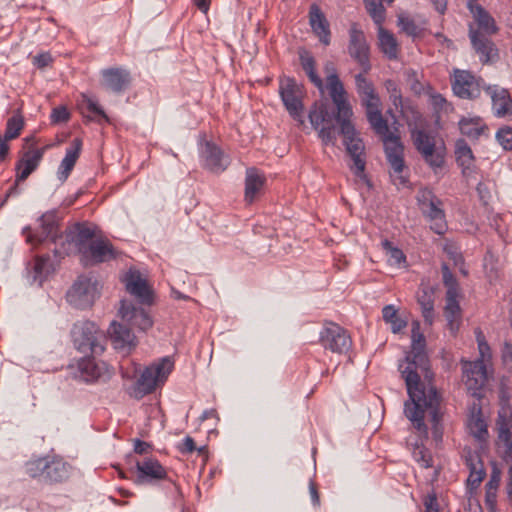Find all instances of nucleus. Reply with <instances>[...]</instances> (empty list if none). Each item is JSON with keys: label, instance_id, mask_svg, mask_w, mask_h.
<instances>
[{"label": "nucleus", "instance_id": "obj_27", "mask_svg": "<svg viewBox=\"0 0 512 512\" xmlns=\"http://www.w3.org/2000/svg\"><path fill=\"white\" fill-rule=\"evenodd\" d=\"M463 373L467 388L474 392L479 390L487 379V370L483 359H477L473 362H464Z\"/></svg>", "mask_w": 512, "mask_h": 512}, {"label": "nucleus", "instance_id": "obj_2", "mask_svg": "<svg viewBox=\"0 0 512 512\" xmlns=\"http://www.w3.org/2000/svg\"><path fill=\"white\" fill-rule=\"evenodd\" d=\"M472 14L478 28L469 24V38L472 47L480 57L482 63H488L498 57V51L493 41L488 37L498 31L493 17L481 6L471 8Z\"/></svg>", "mask_w": 512, "mask_h": 512}, {"label": "nucleus", "instance_id": "obj_3", "mask_svg": "<svg viewBox=\"0 0 512 512\" xmlns=\"http://www.w3.org/2000/svg\"><path fill=\"white\" fill-rule=\"evenodd\" d=\"M349 112L346 115L342 114L340 110H337V119L340 124L339 133L343 135V143L346 147L347 154L350 156L353 164L350 165L351 171L354 175L361 180L368 181L365 174L366 167V154L365 145L361 138L356 134L355 128L350 121L353 114L352 108L348 106Z\"/></svg>", "mask_w": 512, "mask_h": 512}, {"label": "nucleus", "instance_id": "obj_53", "mask_svg": "<svg viewBox=\"0 0 512 512\" xmlns=\"http://www.w3.org/2000/svg\"><path fill=\"white\" fill-rule=\"evenodd\" d=\"M355 84L359 97H362L363 95L366 96L367 94L372 93V91L375 90L373 83L369 81L363 75V73L355 75Z\"/></svg>", "mask_w": 512, "mask_h": 512}, {"label": "nucleus", "instance_id": "obj_19", "mask_svg": "<svg viewBox=\"0 0 512 512\" xmlns=\"http://www.w3.org/2000/svg\"><path fill=\"white\" fill-rule=\"evenodd\" d=\"M362 105L365 107L367 120L375 133L387 131V120L381 112V100L375 90L372 93L360 97Z\"/></svg>", "mask_w": 512, "mask_h": 512}, {"label": "nucleus", "instance_id": "obj_56", "mask_svg": "<svg viewBox=\"0 0 512 512\" xmlns=\"http://www.w3.org/2000/svg\"><path fill=\"white\" fill-rule=\"evenodd\" d=\"M51 122L54 124L65 123L70 118V113L65 106H58L52 110Z\"/></svg>", "mask_w": 512, "mask_h": 512}, {"label": "nucleus", "instance_id": "obj_57", "mask_svg": "<svg viewBox=\"0 0 512 512\" xmlns=\"http://www.w3.org/2000/svg\"><path fill=\"white\" fill-rule=\"evenodd\" d=\"M430 103L436 111H447L448 109L447 101L441 94H432L430 96Z\"/></svg>", "mask_w": 512, "mask_h": 512}, {"label": "nucleus", "instance_id": "obj_21", "mask_svg": "<svg viewBox=\"0 0 512 512\" xmlns=\"http://www.w3.org/2000/svg\"><path fill=\"white\" fill-rule=\"evenodd\" d=\"M137 475L135 483L139 485L151 484L167 477L166 469L155 458H145L136 463Z\"/></svg>", "mask_w": 512, "mask_h": 512}, {"label": "nucleus", "instance_id": "obj_45", "mask_svg": "<svg viewBox=\"0 0 512 512\" xmlns=\"http://www.w3.org/2000/svg\"><path fill=\"white\" fill-rule=\"evenodd\" d=\"M48 456L30 460L26 463V473L32 478L41 477L45 479Z\"/></svg>", "mask_w": 512, "mask_h": 512}, {"label": "nucleus", "instance_id": "obj_51", "mask_svg": "<svg viewBox=\"0 0 512 512\" xmlns=\"http://www.w3.org/2000/svg\"><path fill=\"white\" fill-rule=\"evenodd\" d=\"M398 26L408 36H417L420 33L419 27L415 24L414 20L408 16L400 15L398 17Z\"/></svg>", "mask_w": 512, "mask_h": 512}, {"label": "nucleus", "instance_id": "obj_48", "mask_svg": "<svg viewBox=\"0 0 512 512\" xmlns=\"http://www.w3.org/2000/svg\"><path fill=\"white\" fill-rule=\"evenodd\" d=\"M442 270V278H443V284L446 287V295H449L451 292L453 295H459V285L457 282V279L453 275V273L450 271L447 264L443 263L441 266Z\"/></svg>", "mask_w": 512, "mask_h": 512}, {"label": "nucleus", "instance_id": "obj_10", "mask_svg": "<svg viewBox=\"0 0 512 512\" xmlns=\"http://www.w3.org/2000/svg\"><path fill=\"white\" fill-rule=\"evenodd\" d=\"M98 283L87 276H79L66 293L67 302L77 309H87L92 306L98 296Z\"/></svg>", "mask_w": 512, "mask_h": 512}, {"label": "nucleus", "instance_id": "obj_26", "mask_svg": "<svg viewBox=\"0 0 512 512\" xmlns=\"http://www.w3.org/2000/svg\"><path fill=\"white\" fill-rule=\"evenodd\" d=\"M39 222L41 231L34 234H28V242L41 243L48 238L55 242L58 234V219L56 211L52 210L44 213L39 218Z\"/></svg>", "mask_w": 512, "mask_h": 512}, {"label": "nucleus", "instance_id": "obj_14", "mask_svg": "<svg viewBox=\"0 0 512 512\" xmlns=\"http://www.w3.org/2000/svg\"><path fill=\"white\" fill-rule=\"evenodd\" d=\"M100 231L97 226L89 222H78L70 227L66 232V240L73 244L80 256L83 251L98 238Z\"/></svg>", "mask_w": 512, "mask_h": 512}, {"label": "nucleus", "instance_id": "obj_8", "mask_svg": "<svg viewBox=\"0 0 512 512\" xmlns=\"http://www.w3.org/2000/svg\"><path fill=\"white\" fill-rule=\"evenodd\" d=\"M309 120L312 127L318 130L319 138L324 145H335L337 140V129L334 120L337 113L329 111L326 103H315L309 111Z\"/></svg>", "mask_w": 512, "mask_h": 512}, {"label": "nucleus", "instance_id": "obj_36", "mask_svg": "<svg viewBox=\"0 0 512 512\" xmlns=\"http://www.w3.org/2000/svg\"><path fill=\"white\" fill-rule=\"evenodd\" d=\"M466 464L470 470L467 485L470 489H476L486 476L483 462L478 454L469 452L466 456Z\"/></svg>", "mask_w": 512, "mask_h": 512}, {"label": "nucleus", "instance_id": "obj_60", "mask_svg": "<svg viewBox=\"0 0 512 512\" xmlns=\"http://www.w3.org/2000/svg\"><path fill=\"white\" fill-rule=\"evenodd\" d=\"M425 512H439V504L435 493L428 494L424 499Z\"/></svg>", "mask_w": 512, "mask_h": 512}, {"label": "nucleus", "instance_id": "obj_12", "mask_svg": "<svg viewBox=\"0 0 512 512\" xmlns=\"http://www.w3.org/2000/svg\"><path fill=\"white\" fill-rule=\"evenodd\" d=\"M348 53L362 67L364 73L371 69L370 48L366 36L355 23L349 29Z\"/></svg>", "mask_w": 512, "mask_h": 512}, {"label": "nucleus", "instance_id": "obj_23", "mask_svg": "<svg viewBox=\"0 0 512 512\" xmlns=\"http://www.w3.org/2000/svg\"><path fill=\"white\" fill-rule=\"evenodd\" d=\"M113 347L125 354L136 347V337L127 325L113 321L108 329Z\"/></svg>", "mask_w": 512, "mask_h": 512}, {"label": "nucleus", "instance_id": "obj_47", "mask_svg": "<svg viewBox=\"0 0 512 512\" xmlns=\"http://www.w3.org/2000/svg\"><path fill=\"white\" fill-rule=\"evenodd\" d=\"M459 128L463 135L470 138H478L482 132L483 127L480 125L479 118L475 119H462L459 122Z\"/></svg>", "mask_w": 512, "mask_h": 512}, {"label": "nucleus", "instance_id": "obj_30", "mask_svg": "<svg viewBox=\"0 0 512 512\" xmlns=\"http://www.w3.org/2000/svg\"><path fill=\"white\" fill-rule=\"evenodd\" d=\"M104 85L115 93L123 92L130 84V73L123 68H108L101 72Z\"/></svg>", "mask_w": 512, "mask_h": 512}, {"label": "nucleus", "instance_id": "obj_64", "mask_svg": "<svg viewBox=\"0 0 512 512\" xmlns=\"http://www.w3.org/2000/svg\"><path fill=\"white\" fill-rule=\"evenodd\" d=\"M151 444L145 442V441H142L140 439H135L134 440V451L135 453L137 454H146L150 451L151 449Z\"/></svg>", "mask_w": 512, "mask_h": 512}, {"label": "nucleus", "instance_id": "obj_50", "mask_svg": "<svg viewBox=\"0 0 512 512\" xmlns=\"http://www.w3.org/2000/svg\"><path fill=\"white\" fill-rule=\"evenodd\" d=\"M416 199L420 210L432 205L433 203H438L439 200V198L432 192V190L428 188L420 189L417 193Z\"/></svg>", "mask_w": 512, "mask_h": 512}, {"label": "nucleus", "instance_id": "obj_16", "mask_svg": "<svg viewBox=\"0 0 512 512\" xmlns=\"http://www.w3.org/2000/svg\"><path fill=\"white\" fill-rule=\"evenodd\" d=\"M324 70L327 74V89L329 91V95L332 99L337 110H340L342 114L346 115L348 110V106L350 105L347 100L346 91L342 82L340 81L336 68L332 62H327L325 64Z\"/></svg>", "mask_w": 512, "mask_h": 512}, {"label": "nucleus", "instance_id": "obj_34", "mask_svg": "<svg viewBox=\"0 0 512 512\" xmlns=\"http://www.w3.org/2000/svg\"><path fill=\"white\" fill-rule=\"evenodd\" d=\"M486 92L492 99L493 110L496 116L503 117L511 110L509 92L498 86H488Z\"/></svg>", "mask_w": 512, "mask_h": 512}, {"label": "nucleus", "instance_id": "obj_44", "mask_svg": "<svg viewBox=\"0 0 512 512\" xmlns=\"http://www.w3.org/2000/svg\"><path fill=\"white\" fill-rule=\"evenodd\" d=\"M52 271V263L49 256H39L34 263V280L40 284Z\"/></svg>", "mask_w": 512, "mask_h": 512}, {"label": "nucleus", "instance_id": "obj_33", "mask_svg": "<svg viewBox=\"0 0 512 512\" xmlns=\"http://www.w3.org/2000/svg\"><path fill=\"white\" fill-rule=\"evenodd\" d=\"M442 201L439 199L438 203H433L421 210L423 215L430 221V228L439 235H442L447 230V223L445 220V212L442 208Z\"/></svg>", "mask_w": 512, "mask_h": 512}, {"label": "nucleus", "instance_id": "obj_5", "mask_svg": "<svg viewBox=\"0 0 512 512\" xmlns=\"http://www.w3.org/2000/svg\"><path fill=\"white\" fill-rule=\"evenodd\" d=\"M71 336L76 349L82 353L90 352L100 355L104 351L105 337L97 325L91 321H78L71 330Z\"/></svg>", "mask_w": 512, "mask_h": 512}, {"label": "nucleus", "instance_id": "obj_15", "mask_svg": "<svg viewBox=\"0 0 512 512\" xmlns=\"http://www.w3.org/2000/svg\"><path fill=\"white\" fill-rule=\"evenodd\" d=\"M116 257V250L111 242L99 235L81 255V262L84 266L95 265L107 262Z\"/></svg>", "mask_w": 512, "mask_h": 512}, {"label": "nucleus", "instance_id": "obj_24", "mask_svg": "<svg viewBox=\"0 0 512 512\" xmlns=\"http://www.w3.org/2000/svg\"><path fill=\"white\" fill-rule=\"evenodd\" d=\"M385 87L389 93V98L392 104L406 119L408 126H411V120L416 123L421 119V113L415 107L403 100L401 91L393 80H387L385 82Z\"/></svg>", "mask_w": 512, "mask_h": 512}, {"label": "nucleus", "instance_id": "obj_58", "mask_svg": "<svg viewBox=\"0 0 512 512\" xmlns=\"http://www.w3.org/2000/svg\"><path fill=\"white\" fill-rule=\"evenodd\" d=\"M87 109L90 113L95 114L99 116L101 119H103L105 122H108L109 119L107 115L105 114L104 110L95 102L94 100L88 98L86 100Z\"/></svg>", "mask_w": 512, "mask_h": 512}, {"label": "nucleus", "instance_id": "obj_20", "mask_svg": "<svg viewBox=\"0 0 512 512\" xmlns=\"http://www.w3.org/2000/svg\"><path fill=\"white\" fill-rule=\"evenodd\" d=\"M452 89L456 96L473 99L480 95L479 81L468 71L455 70Z\"/></svg>", "mask_w": 512, "mask_h": 512}, {"label": "nucleus", "instance_id": "obj_59", "mask_svg": "<svg viewBox=\"0 0 512 512\" xmlns=\"http://www.w3.org/2000/svg\"><path fill=\"white\" fill-rule=\"evenodd\" d=\"M472 433L478 439H482L487 434L486 425L480 418L476 419L470 426Z\"/></svg>", "mask_w": 512, "mask_h": 512}, {"label": "nucleus", "instance_id": "obj_28", "mask_svg": "<svg viewBox=\"0 0 512 512\" xmlns=\"http://www.w3.org/2000/svg\"><path fill=\"white\" fill-rule=\"evenodd\" d=\"M204 167L210 172L220 174L230 164L229 157L215 144L207 142L203 151Z\"/></svg>", "mask_w": 512, "mask_h": 512}, {"label": "nucleus", "instance_id": "obj_9", "mask_svg": "<svg viewBox=\"0 0 512 512\" xmlns=\"http://www.w3.org/2000/svg\"><path fill=\"white\" fill-rule=\"evenodd\" d=\"M382 138L385 148L386 159L391 167V177L394 178L395 184L405 185L407 179L402 176L405 168L403 151L404 147L400 142V138L394 135L387 125V131L383 133H376Z\"/></svg>", "mask_w": 512, "mask_h": 512}, {"label": "nucleus", "instance_id": "obj_49", "mask_svg": "<svg viewBox=\"0 0 512 512\" xmlns=\"http://www.w3.org/2000/svg\"><path fill=\"white\" fill-rule=\"evenodd\" d=\"M382 245L389 256L388 261L391 265L400 266L406 261V256L404 255L403 251L397 247H394L390 241L385 240Z\"/></svg>", "mask_w": 512, "mask_h": 512}, {"label": "nucleus", "instance_id": "obj_63", "mask_svg": "<svg viewBox=\"0 0 512 512\" xmlns=\"http://www.w3.org/2000/svg\"><path fill=\"white\" fill-rule=\"evenodd\" d=\"M501 358L505 364H512V344L504 342L501 349Z\"/></svg>", "mask_w": 512, "mask_h": 512}, {"label": "nucleus", "instance_id": "obj_37", "mask_svg": "<svg viewBox=\"0 0 512 512\" xmlns=\"http://www.w3.org/2000/svg\"><path fill=\"white\" fill-rule=\"evenodd\" d=\"M458 297L459 295H453L450 292L449 295H446V304L444 307L447 326L453 334L456 333L459 328L462 315Z\"/></svg>", "mask_w": 512, "mask_h": 512}, {"label": "nucleus", "instance_id": "obj_42", "mask_svg": "<svg viewBox=\"0 0 512 512\" xmlns=\"http://www.w3.org/2000/svg\"><path fill=\"white\" fill-rule=\"evenodd\" d=\"M394 0H364L365 8L376 25H381L385 20L384 2L391 4Z\"/></svg>", "mask_w": 512, "mask_h": 512}, {"label": "nucleus", "instance_id": "obj_52", "mask_svg": "<svg viewBox=\"0 0 512 512\" xmlns=\"http://www.w3.org/2000/svg\"><path fill=\"white\" fill-rule=\"evenodd\" d=\"M476 340L478 344V350L480 354L479 359H483V363L485 361H489L492 357L491 349L489 344L487 343L485 336L481 330H476Z\"/></svg>", "mask_w": 512, "mask_h": 512}, {"label": "nucleus", "instance_id": "obj_55", "mask_svg": "<svg viewBox=\"0 0 512 512\" xmlns=\"http://www.w3.org/2000/svg\"><path fill=\"white\" fill-rule=\"evenodd\" d=\"M496 138L499 144L505 150H512V128L502 127L496 133Z\"/></svg>", "mask_w": 512, "mask_h": 512}, {"label": "nucleus", "instance_id": "obj_39", "mask_svg": "<svg viewBox=\"0 0 512 512\" xmlns=\"http://www.w3.org/2000/svg\"><path fill=\"white\" fill-rule=\"evenodd\" d=\"M455 154L457 163L462 168L463 175H470L474 169L475 157L465 140L460 139L456 142Z\"/></svg>", "mask_w": 512, "mask_h": 512}, {"label": "nucleus", "instance_id": "obj_40", "mask_svg": "<svg viewBox=\"0 0 512 512\" xmlns=\"http://www.w3.org/2000/svg\"><path fill=\"white\" fill-rule=\"evenodd\" d=\"M300 64L305 71L309 80L320 90L323 89V81L316 72V62L314 57L308 51H301L299 53Z\"/></svg>", "mask_w": 512, "mask_h": 512}, {"label": "nucleus", "instance_id": "obj_43", "mask_svg": "<svg viewBox=\"0 0 512 512\" xmlns=\"http://www.w3.org/2000/svg\"><path fill=\"white\" fill-rule=\"evenodd\" d=\"M382 317L386 323L391 325L393 333L400 332L407 325L406 321L399 317L398 311L393 305H387L383 308Z\"/></svg>", "mask_w": 512, "mask_h": 512}, {"label": "nucleus", "instance_id": "obj_41", "mask_svg": "<svg viewBox=\"0 0 512 512\" xmlns=\"http://www.w3.org/2000/svg\"><path fill=\"white\" fill-rule=\"evenodd\" d=\"M378 30L379 45L381 51L389 58L396 59L398 55V45L393 34L385 30L381 25Z\"/></svg>", "mask_w": 512, "mask_h": 512}, {"label": "nucleus", "instance_id": "obj_18", "mask_svg": "<svg viewBox=\"0 0 512 512\" xmlns=\"http://www.w3.org/2000/svg\"><path fill=\"white\" fill-rule=\"evenodd\" d=\"M119 314L122 320L141 331H146L153 325V320L146 309L137 307L127 300H121Z\"/></svg>", "mask_w": 512, "mask_h": 512}, {"label": "nucleus", "instance_id": "obj_13", "mask_svg": "<svg viewBox=\"0 0 512 512\" xmlns=\"http://www.w3.org/2000/svg\"><path fill=\"white\" fill-rule=\"evenodd\" d=\"M44 150L45 148H40L24 154L23 158L18 162L16 167L17 175L15 183L7 191L4 199L1 202V205H4L9 197L20 194V189L18 187L19 182L25 181L30 176V174L36 170L43 157Z\"/></svg>", "mask_w": 512, "mask_h": 512}, {"label": "nucleus", "instance_id": "obj_61", "mask_svg": "<svg viewBox=\"0 0 512 512\" xmlns=\"http://www.w3.org/2000/svg\"><path fill=\"white\" fill-rule=\"evenodd\" d=\"M178 450L182 454H191L196 451L194 439L190 436H186L182 443L178 446Z\"/></svg>", "mask_w": 512, "mask_h": 512}, {"label": "nucleus", "instance_id": "obj_4", "mask_svg": "<svg viewBox=\"0 0 512 512\" xmlns=\"http://www.w3.org/2000/svg\"><path fill=\"white\" fill-rule=\"evenodd\" d=\"M422 121V118L419 122ZM417 123L415 127H410L411 138L416 150L421 154L424 161L434 170L436 171L438 168H441L444 164L445 158V146L443 143H439L436 141L434 135L430 132L426 131L423 128L417 127Z\"/></svg>", "mask_w": 512, "mask_h": 512}, {"label": "nucleus", "instance_id": "obj_35", "mask_svg": "<svg viewBox=\"0 0 512 512\" xmlns=\"http://www.w3.org/2000/svg\"><path fill=\"white\" fill-rule=\"evenodd\" d=\"M265 181V176L256 168L251 167L246 170L244 197L247 203H252L255 200L256 195L263 188Z\"/></svg>", "mask_w": 512, "mask_h": 512}, {"label": "nucleus", "instance_id": "obj_6", "mask_svg": "<svg viewBox=\"0 0 512 512\" xmlns=\"http://www.w3.org/2000/svg\"><path fill=\"white\" fill-rule=\"evenodd\" d=\"M174 362L171 357H163L147 366L136 382L137 390L141 395L152 393L157 387L163 385L172 372Z\"/></svg>", "mask_w": 512, "mask_h": 512}, {"label": "nucleus", "instance_id": "obj_38", "mask_svg": "<svg viewBox=\"0 0 512 512\" xmlns=\"http://www.w3.org/2000/svg\"><path fill=\"white\" fill-rule=\"evenodd\" d=\"M417 301L425 322L431 325L434 320V289L429 286H422L417 293Z\"/></svg>", "mask_w": 512, "mask_h": 512}, {"label": "nucleus", "instance_id": "obj_32", "mask_svg": "<svg viewBox=\"0 0 512 512\" xmlns=\"http://www.w3.org/2000/svg\"><path fill=\"white\" fill-rule=\"evenodd\" d=\"M82 149V140L74 138L71 146L66 149L65 157L62 159L58 171L57 178L60 182H65L73 170Z\"/></svg>", "mask_w": 512, "mask_h": 512}, {"label": "nucleus", "instance_id": "obj_29", "mask_svg": "<svg viewBox=\"0 0 512 512\" xmlns=\"http://www.w3.org/2000/svg\"><path fill=\"white\" fill-rule=\"evenodd\" d=\"M309 24L319 41L328 46L331 41L329 22L317 4H312L309 9Z\"/></svg>", "mask_w": 512, "mask_h": 512}, {"label": "nucleus", "instance_id": "obj_54", "mask_svg": "<svg viewBox=\"0 0 512 512\" xmlns=\"http://www.w3.org/2000/svg\"><path fill=\"white\" fill-rule=\"evenodd\" d=\"M414 459L420 463L424 468L432 465V458L428 450L424 446L417 445L413 451Z\"/></svg>", "mask_w": 512, "mask_h": 512}, {"label": "nucleus", "instance_id": "obj_17", "mask_svg": "<svg viewBox=\"0 0 512 512\" xmlns=\"http://www.w3.org/2000/svg\"><path fill=\"white\" fill-rule=\"evenodd\" d=\"M77 377L85 382L107 380L111 377L108 365L103 361H96L94 357H83L78 361Z\"/></svg>", "mask_w": 512, "mask_h": 512}, {"label": "nucleus", "instance_id": "obj_1", "mask_svg": "<svg viewBox=\"0 0 512 512\" xmlns=\"http://www.w3.org/2000/svg\"><path fill=\"white\" fill-rule=\"evenodd\" d=\"M426 341L419 331V323L412 327L411 351L405 358L406 366L399 364V370L405 380L409 401L405 402L404 413L420 434L427 436L428 429L424 423L425 413L428 414L434 426V434L438 437L440 421V396L431 381L429 359L425 352Z\"/></svg>", "mask_w": 512, "mask_h": 512}, {"label": "nucleus", "instance_id": "obj_62", "mask_svg": "<svg viewBox=\"0 0 512 512\" xmlns=\"http://www.w3.org/2000/svg\"><path fill=\"white\" fill-rule=\"evenodd\" d=\"M52 62V57L49 53L38 54L33 58V63L38 68H44Z\"/></svg>", "mask_w": 512, "mask_h": 512}, {"label": "nucleus", "instance_id": "obj_11", "mask_svg": "<svg viewBox=\"0 0 512 512\" xmlns=\"http://www.w3.org/2000/svg\"><path fill=\"white\" fill-rule=\"evenodd\" d=\"M319 340L326 350L337 354H346L352 347V340L348 332L333 322L324 324Z\"/></svg>", "mask_w": 512, "mask_h": 512}, {"label": "nucleus", "instance_id": "obj_22", "mask_svg": "<svg viewBox=\"0 0 512 512\" xmlns=\"http://www.w3.org/2000/svg\"><path fill=\"white\" fill-rule=\"evenodd\" d=\"M126 290L141 304L150 306L153 303V292L139 271L130 270L125 277Z\"/></svg>", "mask_w": 512, "mask_h": 512}, {"label": "nucleus", "instance_id": "obj_7", "mask_svg": "<svg viewBox=\"0 0 512 512\" xmlns=\"http://www.w3.org/2000/svg\"><path fill=\"white\" fill-rule=\"evenodd\" d=\"M303 86L292 77H283L279 81V95L289 115L300 125L304 124Z\"/></svg>", "mask_w": 512, "mask_h": 512}, {"label": "nucleus", "instance_id": "obj_46", "mask_svg": "<svg viewBox=\"0 0 512 512\" xmlns=\"http://www.w3.org/2000/svg\"><path fill=\"white\" fill-rule=\"evenodd\" d=\"M24 127L23 117L17 113L10 117L6 124L5 134L6 139L12 140L17 138Z\"/></svg>", "mask_w": 512, "mask_h": 512}, {"label": "nucleus", "instance_id": "obj_25", "mask_svg": "<svg viewBox=\"0 0 512 512\" xmlns=\"http://www.w3.org/2000/svg\"><path fill=\"white\" fill-rule=\"evenodd\" d=\"M498 425V445L503 448V460L510 463L508 469L507 494L512 502V432L506 421L503 419Z\"/></svg>", "mask_w": 512, "mask_h": 512}, {"label": "nucleus", "instance_id": "obj_31", "mask_svg": "<svg viewBox=\"0 0 512 512\" xmlns=\"http://www.w3.org/2000/svg\"><path fill=\"white\" fill-rule=\"evenodd\" d=\"M47 462L48 465L46 467L45 482L61 483L70 477L72 467L61 457L48 456Z\"/></svg>", "mask_w": 512, "mask_h": 512}]
</instances>
